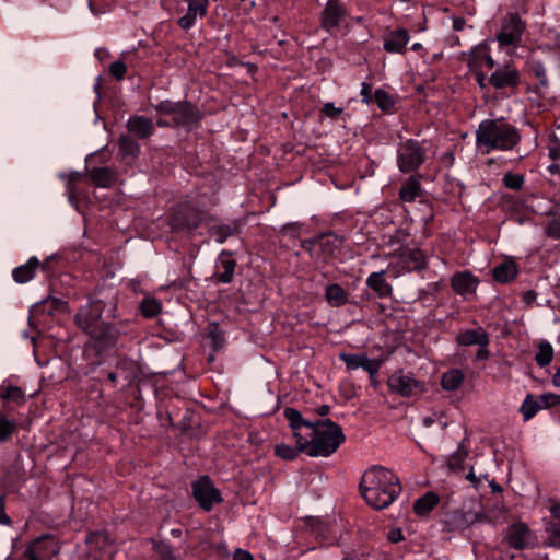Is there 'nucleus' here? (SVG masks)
Listing matches in <instances>:
<instances>
[{
    "label": "nucleus",
    "instance_id": "f257e3e1",
    "mask_svg": "<svg viewBox=\"0 0 560 560\" xmlns=\"http://www.w3.org/2000/svg\"><path fill=\"white\" fill-rule=\"evenodd\" d=\"M360 489L365 502L376 510L389 506L401 492L398 477L382 466H374L363 474Z\"/></svg>",
    "mask_w": 560,
    "mask_h": 560
},
{
    "label": "nucleus",
    "instance_id": "f03ea898",
    "mask_svg": "<svg viewBox=\"0 0 560 560\" xmlns=\"http://www.w3.org/2000/svg\"><path fill=\"white\" fill-rule=\"evenodd\" d=\"M521 132L503 118L483 119L476 130V147L482 154L511 151L521 142Z\"/></svg>",
    "mask_w": 560,
    "mask_h": 560
},
{
    "label": "nucleus",
    "instance_id": "7ed1b4c3",
    "mask_svg": "<svg viewBox=\"0 0 560 560\" xmlns=\"http://www.w3.org/2000/svg\"><path fill=\"white\" fill-rule=\"evenodd\" d=\"M301 445L311 457H328L345 442L340 425L330 419L317 420L306 433Z\"/></svg>",
    "mask_w": 560,
    "mask_h": 560
},
{
    "label": "nucleus",
    "instance_id": "20e7f679",
    "mask_svg": "<svg viewBox=\"0 0 560 560\" xmlns=\"http://www.w3.org/2000/svg\"><path fill=\"white\" fill-rule=\"evenodd\" d=\"M156 112L170 117L172 127L192 128L200 120L197 108L188 102L162 101L154 105Z\"/></svg>",
    "mask_w": 560,
    "mask_h": 560
},
{
    "label": "nucleus",
    "instance_id": "39448f33",
    "mask_svg": "<svg viewBox=\"0 0 560 560\" xmlns=\"http://www.w3.org/2000/svg\"><path fill=\"white\" fill-rule=\"evenodd\" d=\"M202 220V212L190 201H184L174 207L168 224L174 232L188 234L197 229Z\"/></svg>",
    "mask_w": 560,
    "mask_h": 560
},
{
    "label": "nucleus",
    "instance_id": "423d86ee",
    "mask_svg": "<svg viewBox=\"0 0 560 560\" xmlns=\"http://www.w3.org/2000/svg\"><path fill=\"white\" fill-rule=\"evenodd\" d=\"M425 151L421 144L413 139L401 142L397 150V166L402 173H410L418 170L424 162Z\"/></svg>",
    "mask_w": 560,
    "mask_h": 560
},
{
    "label": "nucleus",
    "instance_id": "0eeeda50",
    "mask_svg": "<svg viewBox=\"0 0 560 560\" xmlns=\"http://www.w3.org/2000/svg\"><path fill=\"white\" fill-rule=\"evenodd\" d=\"M392 393L401 397H412L423 393L424 385L412 373L398 370L387 380Z\"/></svg>",
    "mask_w": 560,
    "mask_h": 560
},
{
    "label": "nucleus",
    "instance_id": "6e6552de",
    "mask_svg": "<svg viewBox=\"0 0 560 560\" xmlns=\"http://www.w3.org/2000/svg\"><path fill=\"white\" fill-rule=\"evenodd\" d=\"M192 495L199 506L206 512L222 502L221 492L208 476H202L192 483Z\"/></svg>",
    "mask_w": 560,
    "mask_h": 560
},
{
    "label": "nucleus",
    "instance_id": "1a4fd4ad",
    "mask_svg": "<svg viewBox=\"0 0 560 560\" xmlns=\"http://www.w3.org/2000/svg\"><path fill=\"white\" fill-rule=\"evenodd\" d=\"M526 23L516 13H510L502 22V28L497 35L500 47H517L522 40Z\"/></svg>",
    "mask_w": 560,
    "mask_h": 560
},
{
    "label": "nucleus",
    "instance_id": "9d476101",
    "mask_svg": "<svg viewBox=\"0 0 560 560\" xmlns=\"http://www.w3.org/2000/svg\"><path fill=\"white\" fill-rule=\"evenodd\" d=\"M59 552V546L50 535L31 541L22 553L23 560H50Z\"/></svg>",
    "mask_w": 560,
    "mask_h": 560
},
{
    "label": "nucleus",
    "instance_id": "9b49d317",
    "mask_svg": "<svg viewBox=\"0 0 560 560\" xmlns=\"http://www.w3.org/2000/svg\"><path fill=\"white\" fill-rule=\"evenodd\" d=\"M504 540L511 548L522 550L534 547L537 538L525 523L518 522L508 527Z\"/></svg>",
    "mask_w": 560,
    "mask_h": 560
},
{
    "label": "nucleus",
    "instance_id": "f8f14e48",
    "mask_svg": "<svg viewBox=\"0 0 560 560\" xmlns=\"http://www.w3.org/2000/svg\"><path fill=\"white\" fill-rule=\"evenodd\" d=\"M102 313V303L100 301H90L81 306L74 319L78 327L89 335L96 326L101 325Z\"/></svg>",
    "mask_w": 560,
    "mask_h": 560
},
{
    "label": "nucleus",
    "instance_id": "ddd939ff",
    "mask_svg": "<svg viewBox=\"0 0 560 560\" xmlns=\"http://www.w3.org/2000/svg\"><path fill=\"white\" fill-rule=\"evenodd\" d=\"M489 84L497 90L515 89L521 83L520 71L510 63L498 67L488 79Z\"/></svg>",
    "mask_w": 560,
    "mask_h": 560
},
{
    "label": "nucleus",
    "instance_id": "4468645a",
    "mask_svg": "<svg viewBox=\"0 0 560 560\" xmlns=\"http://www.w3.org/2000/svg\"><path fill=\"white\" fill-rule=\"evenodd\" d=\"M479 504L474 503L469 509H458L448 515V524L455 529H465L485 520Z\"/></svg>",
    "mask_w": 560,
    "mask_h": 560
},
{
    "label": "nucleus",
    "instance_id": "2eb2a0df",
    "mask_svg": "<svg viewBox=\"0 0 560 560\" xmlns=\"http://www.w3.org/2000/svg\"><path fill=\"white\" fill-rule=\"evenodd\" d=\"M346 15L347 10L339 0H328L320 13V25L328 33H334L340 27Z\"/></svg>",
    "mask_w": 560,
    "mask_h": 560
},
{
    "label": "nucleus",
    "instance_id": "dca6fc26",
    "mask_svg": "<svg viewBox=\"0 0 560 560\" xmlns=\"http://www.w3.org/2000/svg\"><path fill=\"white\" fill-rule=\"evenodd\" d=\"M120 334L121 331L117 326L102 322L89 336L94 340L97 348L107 349L116 345Z\"/></svg>",
    "mask_w": 560,
    "mask_h": 560
},
{
    "label": "nucleus",
    "instance_id": "f3484780",
    "mask_svg": "<svg viewBox=\"0 0 560 560\" xmlns=\"http://www.w3.org/2000/svg\"><path fill=\"white\" fill-rule=\"evenodd\" d=\"M209 0H187V12L178 19L177 24L184 31H188L197 22V19H202L207 15Z\"/></svg>",
    "mask_w": 560,
    "mask_h": 560
},
{
    "label": "nucleus",
    "instance_id": "a211bd4d",
    "mask_svg": "<svg viewBox=\"0 0 560 560\" xmlns=\"http://www.w3.org/2000/svg\"><path fill=\"white\" fill-rule=\"evenodd\" d=\"M479 284V279L468 270L455 272L451 278L453 291L462 296L474 294Z\"/></svg>",
    "mask_w": 560,
    "mask_h": 560
},
{
    "label": "nucleus",
    "instance_id": "6ab92c4d",
    "mask_svg": "<svg viewBox=\"0 0 560 560\" xmlns=\"http://www.w3.org/2000/svg\"><path fill=\"white\" fill-rule=\"evenodd\" d=\"M284 417L289 421V425L293 432L295 441H303L306 433L311 431V427L314 424L313 421L305 420L301 412L294 408H285Z\"/></svg>",
    "mask_w": 560,
    "mask_h": 560
},
{
    "label": "nucleus",
    "instance_id": "aec40b11",
    "mask_svg": "<svg viewBox=\"0 0 560 560\" xmlns=\"http://www.w3.org/2000/svg\"><path fill=\"white\" fill-rule=\"evenodd\" d=\"M231 253L222 250L215 264V273L213 278L218 283H231L233 281L236 261L232 259Z\"/></svg>",
    "mask_w": 560,
    "mask_h": 560
},
{
    "label": "nucleus",
    "instance_id": "412c9836",
    "mask_svg": "<svg viewBox=\"0 0 560 560\" xmlns=\"http://www.w3.org/2000/svg\"><path fill=\"white\" fill-rule=\"evenodd\" d=\"M456 342L459 346H489L490 337L480 326L474 329L462 330L456 335Z\"/></svg>",
    "mask_w": 560,
    "mask_h": 560
},
{
    "label": "nucleus",
    "instance_id": "4be33fe9",
    "mask_svg": "<svg viewBox=\"0 0 560 560\" xmlns=\"http://www.w3.org/2000/svg\"><path fill=\"white\" fill-rule=\"evenodd\" d=\"M399 264L405 271L420 270L427 266V257L419 248H409L401 253Z\"/></svg>",
    "mask_w": 560,
    "mask_h": 560
},
{
    "label": "nucleus",
    "instance_id": "5701e85b",
    "mask_svg": "<svg viewBox=\"0 0 560 560\" xmlns=\"http://www.w3.org/2000/svg\"><path fill=\"white\" fill-rule=\"evenodd\" d=\"M409 38V34L405 28L392 31L384 38V49L388 52L401 54L404 52Z\"/></svg>",
    "mask_w": 560,
    "mask_h": 560
},
{
    "label": "nucleus",
    "instance_id": "b1692460",
    "mask_svg": "<svg viewBox=\"0 0 560 560\" xmlns=\"http://www.w3.org/2000/svg\"><path fill=\"white\" fill-rule=\"evenodd\" d=\"M90 176L92 182L102 188H110L118 180V174L115 170L103 166V167H94L90 171Z\"/></svg>",
    "mask_w": 560,
    "mask_h": 560
},
{
    "label": "nucleus",
    "instance_id": "393cba45",
    "mask_svg": "<svg viewBox=\"0 0 560 560\" xmlns=\"http://www.w3.org/2000/svg\"><path fill=\"white\" fill-rule=\"evenodd\" d=\"M39 260L37 257L33 256L25 264L14 268L12 271V277L15 282L24 284L35 277L36 270L39 268Z\"/></svg>",
    "mask_w": 560,
    "mask_h": 560
},
{
    "label": "nucleus",
    "instance_id": "a878e982",
    "mask_svg": "<svg viewBox=\"0 0 560 560\" xmlns=\"http://www.w3.org/2000/svg\"><path fill=\"white\" fill-rule=\"evenodd\" d=\"M128 130L139 138H148L154 131V124L151 119L143 116L130 117L127 122Z\"/></svg>",
    "mask_w": 560,
    "mask_h": 560
},
{
    "label": "nucleus",
    "instance_id": "bb28decb",
    "mask_svg": "<svg viewBox=\"0 0 560 560\" xmlns=\"http://www.w3.org/2000/svg\"><path fill=\"white\" fill-rule=\"evenodd\" d=\"M385 271L372 272L368 279L366 284L371 288L378 298H387L392 294V285L384 278Z\"/></svg>",
    "mask_w": 560,
    "mask_h": 560
},
{
    "label": "nucleus",
    "instance_id": "cd10ccee",
    "mask_svg": "<svg viewBox=\"0 0 560 560\" xmlns=\"http://www.w3.org/2000/svg\"><path fill=\"white\" fill-rule=\"evenodd\" d=\"M240 223L234 220L229 223H221L210 228L209 233L215 240L217 243H224L230 236L238 233Z\"/></svg>",
    "mask_w": 560,
    "mask_h": 560
},
{
    "label": "nucleus",
    "instance_id": "c85d7f7f",
    "mask_svg": "<svg viewBox=\"0 0 560 560\" xmlns=\"http://www.w3.org/2000/svg\"><path fill=\"white\" fill-rule=\"evenodd\" d=\"M140 153V145L129 136L119 138V154L125 164H131Z\"/></svg>",
    "mask_w": 560,
    "mask_h": 560
},
{
    "label": "nucleus",
    "instance_id": "c756f323",
    "mask_svg": "<svg viewBox=\"0 0 560 560\" xmlns=\"http://www.w3.org/2000/svg\"><path fill=\"white\" fill-rule=\"evenodd\" d=\"M325 298L328 304L332 307H340L349 301L348 293L337 283L327 285L325 290Z\"/></svg>",
    "mask_w": 560,
    "mask_h": 560
},
{
    "label": "nucleus",
    "instance_id": "7c9ffc66",
    "mask_svg": "<svg viewBox=\"0 0 560 560\" xmlns=\"http://www.w3.org/2000/svg\"><path fill=\"white\" fill-rule=\"evenodd\" d=\"M492 273L495 281L506 283L515 278L517 275V267L514 261L504 260L493 269Z\"/></svg>",
    "mask_w": 560,
    "mask_h": 560
},
{
    "label": "nucleus",
    "instance_id": "2f4dec72",
    "mask_svg": "<svg viewBox=\"0 0 560 560\" xmlns=\"http://www.w3.org/2000/svg\"><path fill=\"white\" fill-rule=\"evenodd\" d=\"M440 499L434 492H427L413 504V511L419 516L429 514L439 503Z\"/></svg>",
    "mask_w": 560,
    "mask_h": 560
},
{
    "label": "nucleus",
    "instance_id": "473e14b6",
    "mask_svg": "<svg viewBox=\"0 0 560 560\" xmlns=\"http://www.w3.org/2000/svg\"><path fill=\"white\" fill-rule=\"evenodd\" d=\"M464 382V373L459 369H451L443 373L441 386L444 390L453 392L460 387Z\"/></svg>",
    "mask_w": 560,
    "mask_h": 560
},
{
    "label": "nucleus",
    "instance_id": "72a5a7b5",
    "mask_svg": "<svg viewBox=\"0 0 560 560\" xmlns=\"http://www.w3.org/2000/svg\"><path fill=\"white\" fill-rule=\"evenodd\" d=\"M421 194L420 182L415 177H409L401 186L399 190V198L404 202H412Z\"/></svg>",
    "mask_w": 560,
    "mask_h": 560
},
{
    "label": "nucleus",
    "instance_id": "f704fd0d",
    "mask_svg": "<svg viewBox=\"0 0 560 560\" xmlns=\"http://www.w3.org/2000/svg\"><path fill=\"white\" fill-rule=\"evenodd\" d=\"M541 409L542 405L540 398H536L534 395L528 394L521 405L520 412L523 415L524 420L528 421Z\"/></svg>",
    "mask_w": 560,
    "mask_h": 560
},
{
    "label": "nucleus",
    "instance_id": "c9c22d12",
    "mask_svg": "<svg viewBox=\"0 0 560 560\" xmlns=\"http://www.w3.org/2000/svg\"><path fill=\"white\" fill-rule=\"evenodd\" d=\"M487 45L480 44L474 47L468 56V68L470 71H478L485 68L483 55H486Z\"/></svg>",
    "mask_w": 560,
    "mask_h": 560
},
{
    "label": "nucleus",
    "instance_id": "e433bc0d",
    "mask_svg": "<svg viewBox=\"0 0 560 560\" xmlns=\"http://www.w3.org/2000/svg\"><path fill=\"white\" fill-rule=\"evenodd\" d=\"M301 441H295V446H290L288 444L281 443L275 446V453L277 456L292 460L298 457L300 453H305V450H302Z\"/></svg>",
    "mask_w": 560,
    "mask_h": 560
},
{
    "label": "nucleus",
    "instance_id": "4c0bfd02",
    "mask_svg": "<svg viewBox=\"0 0 560 560\" xmlns=\"http://www.w3.org/2000/svg\"><path fill=\"white\" fill-rule=\"evenodd\" d=\"M339 359L346 364V368L350 371L357 370L359 368H364L370 362V358L366 354H349V353H340Z\"/></svg>",
    "mask_w": 560,
    "mask_h": 560
},
{
    "label": "nucleus",
    "instance_id": "58836bf2",
    "mask_svg": "<svg viewBox=\"0 0 560 560\" xmlns=\"http://www.w3.org/2000/svg\"><path fill=\"white\" fill-rule=\"evenodd\" d=\"M0 398L4 400H12L19 405L25 402V394L24 392L13 385H1L0 386Z\"/></svg>",
    "mask_w": 560,
    "mask_h": 560
},
{
    "label": "nucleus",
    "instance_id": "ea45409f",
    "mask_svg": "<svg viewBox=\"0 0 560 560\" xmlns=\"http://www.w3.org/2000/svg\"><path fill=\"white\" fill-rule=\"evenodd\" d=\"M208 338L210 339L211 348L218 351L224 347L225 338L224 331L217 323H211L208 328Z\"/></svg>",
    "mask_w": 560,
    "mask_h": 560
},
{
    "label": "nucleus",
    "instance_id": "a19ab883",
    "mask_svg": "<svg viewBox=\"0 0 560 560\" xmlns=\"http://www.w3.org/2000/svg\"><path fill=\"white\" fill-rule=\"evenodd\" d=\"M153 557L155 560H180L172 547L165 541H158L153 545Z\"/></svg>",
    "mask_w": 560,
    "mask_h": 560
},
{
    "label": "nucleus",
    "instance_id": "79ce46f5",
    "mask_svg": "<svg viewBox=\"0 0 560 560\" xmlns=\"http://www.w3.org/2000/svg\"><path fill=\"white\" fill-rule=\"evenodd\" d=\"M553 358V348L550 342L541 341L535 355L536 363L544 368L548 365Z\"/></svg>",
    "mask_w": 560,
    "mask_h": 560
},
{
    "label": "nucleus",
    "instance_id": "37998d69",
    "mask_svg": "<svg viewBox=\"0 0 560 560\" xmlns=\"http://www.w3.org/2000/svg\"><path fill=\"white\" fill-rule=\"evenodd\" d=\"M66 306V302L59 298L47 296L45 300L37 303L34 308H43L48 315H52L56 311H60Z\"/></svg>",
    "mask_w": 560,
    "mask_h": 560
},
{
    "label": "nucleus",
    "instance_id": "c03bdc74",
    "mask_svg": "<svg viewBox=\"0 0 560 560\" xmlns=\"http://www.w3.org/2000/svg\"><path fill=\"white\" fill-rule=\"evenodd\" d=\"M373 98L378 108L383 112H392L395 107V101L393 96L382 89H377L375 91Z\"/></svg>",
    "mask_w": 560,
    "mask_h": 560
},
{
    "label": "nucleus",
    "instance_id": "a18cd8bd",
    "mask_svg": "<svg viewBox=\"0 0 560 560\" xmlns=\"http://www.w3.org/2000/svg\"><path fill=\"white\" fill-rule=\"evenodd\" d=\"M141 313L147 318H152L161 312V303L154 298H145L141 302Z\"/></svg>",
    "mask_w": 560,
    "mask_h": 560
},
{
    "label": "nucleus",
    "instance_id": "49530a36",
    "mask_svg": "<svg viewBox=\"0 0 560 560\" xmlns=\"http://www.w3.org/2000/svg\"><path fill=\"white\" fill-rule=\"evenodd\" d=\"M338 238L334 234H322L311 240L310 243L314 246H318L324 250L331 252L330 248L337 246Z\"/></svg>",
    "mask_w": 560,
    "mask_h": 560
},
{
    "label": "nucleus",
    "instance_id": "de8ad7c7",
    "mask_svg": "<svg viewBox=\"0 0 560 560\" xmlns=\"http://www.w3.org/2000/svg\"><path fill=\"white\" fill-rule=\"evenodd\" d=\"M16 423L0 415V443L5 442L15 431Z\"/></svg>",
    "mask_w": 560,
    "mask_h": 560
},
{
    "label": "nucleus",
    "instance_id": "09e8293b",
    "mask_svg": "<svg viewBox=\"0 0 560 560\" xmlns=\"http://www.w3.org/2000/svg\"><path fill=\"white\" fill-rule=\"evenodd\" d=\"M548 545L551 547L560 548V523L550 522L547 525Z\"/></svg>",
    "mask_w": 560,
    "mask_h": 560
},
{
    "label": "nucleus",
    "instance_id": "8fccbe9b",
    "mask_svg": "<svg viewBox=\"0 0 560 560\" xmlns=\"http://www.w3.org/2000/svg\"><path fill=\"white\" fill-rule=\"evenodd\" d=\"M503 183L505 187L518 190L524 184V177L518 174L508 173L503 177Z\"/></svg>",
    "mask_w": 560,
    "mask_h": 560
},
{
    "label": "nucleus",
    "instance_id": "3c124183",
    "mask_svg": "<svg viewBox=\"0 0 560 560\" xmlns=\"http://www.w3.org/2000/svg\"><path fill=\"white\" fill-rule=\"evenodd\" d=\"M542 408L560 406V395L553 393H544L539 396Z\"/></svg>",
    "mask_w": 560,
    "mask_h": 560
},
{
    "label": "nucleus",
    "instance_id": "603ef678",
    "mask_svg": "<svg viewBox=\"0 0 560 560\" xmlns=\"http://www.w3.org/2000/svg\"><path fill=\"white\" fill-rule=\"evenodd\" d=\"M323 113L326 117L330 118L331 120H337L338 117L343 113L342 107H336L334 103H325L323 105Z\"/></svg>",
    "mask_w": 560,
    "mask_h": 560
},
{
    "label": "nucleus",
    "instance_id": "864d4df0",
    "mask_svg": "<svg viewBox=\"0 0 560 560\" xmlns=\"http://www.w3.org/2000/svg\"><path fill=\"white\" fill-rule=\"evenodd\" d=\"M546 233L549 237L559 240L560 238V215L555 217L546 228Z\"/></svg>",
    "mask_w": 560,
    "mask_h": 560
},
{
    "label": "nucleus",
    "instance_id": "5fc2aeb1",
    "mask_svg": "<svg viewBox=\"0 0 560 560\" xmlns=\"http://www.w3.org/2000/svg\"><path fill=\"white\" fill-rule=\"evenodd\" d=\"M109 72L117 80H121L127 72V67L122 61L116 60L110 65Z\"/></svg>",
    "mask_w": 560,
    "mask_h": 560
},
{
    "label": "nucleus",
    "instance_id": "6e6d98bb",
    "mask_svg": "<svg viewBox=\"0 0 560 560\" xmlns=\"http://www.w3.org/2000/svg\"><path fill=\"white\" fill-rule=\"evenodd\" d=\"M364 370L369 373V376H370L372 385L375 386L376 383H377L376 382V375H377L378 370H380V363H377L376 361L370 360V362L366 364Z\"/></svg>",
    "mask_w": 560,
    "mask_h": 560
},
{
    "label": "nucleus",
    "instance_id": "4d7b16f0",
    "mask_svg": "<svg viewBox=\"0 0 560 560\" xmlns=\"http://www.w3.org/2000/svg\"><path fill=\"white\" fill-rule=\"evenodd\" d=\"M470 72L474 74L479 88L486 89L487 85L489 84V81H488L489 78H487L486 73L482 70L470 71Z\"/></svg>",
    "mask_w": 560,
    "mask_h": 560
},
{
    "label": "nucleus",
    "instance_id": "13d9d810",
    "mask_svg": "<svg viewBox=\"0 0 560 560\" xmlns=\"http://www.w3.org/2000/svg\"><path fill=\"white\" fill-rule=\"evenodd\" d=\"M550 156H551L553 160H556V161H559V162H560V144H559L557 148H555V149H552V150L550 151ZM549 170H550V172H551V173H556V172H557V173H560V166H559L558 164L550 165V166H549Z\"/></svg>",
    "mask_w": 560,
    "mask_h": 560
},
{
    "label": "nucleus",
    "instance_id": "bf43d9fd",
    "mask_svg": "<svg viewBox=\"0 0 560 560\" xmlns=\"http://www.w3.org/2000/svg\"><path fill=\"white\" fill-rule=\"evenodd\" d=\"M371 93H372V85L366 82H363L361 84L362 102L370 103L372 101Z\"/></svg>",
    "mask_w": 560,
    "mask_h": 560
},
{
    "label": "nucleus",
    "instance_id": "052dcab7",
    "mask_svg": "<svg viewBox=\"0 0 560 560\" xmlns=\"http://www.w3.org/2000/svg\"><path fill=\"white\" fill-rule=\"evenodd\" d=\"M387 537L392 542H399L404 539V534L400 528H394L388 532Z\"/></svg>",
    "mask_w": 560,
    "mask_h": 560
},
{
    "label": "nucleus",
    "instance_id": "680f3d73",
    "mask_svg": "<svg viewBox=\"0 0 560 560\" xmlns=\"http://www.w3.org/2000/svg\"><path fill=\"white\" fill-rule=\"evenodd\" d=\"M479 349L476 353V359L480 361L488 360L490 357V351L488 349V346H478Z\"/></svg>",
    "mask_w": 560,
    "mask_h": 560
},
{
    "label": "nucleus",
    "instance_id": "e2e57ef3",
    "mask_svg": "<svg viewBox=\"0 0 560 560\" xmlns=\"http://www.w3.org/2000/svg\"><path fill=\"white\" fill-rule=\"evenodd\" d=\"M233 560H254V558L248 551L237 549L233 555Z\"/></svg>",
    "mask_w": 560,
    "mask_h": 560
},
{
    "label": "nucleus",
    "instance_id": "0e129e2a",
    "mask_svg": "<svg viewBox=\"0 0 560 560\" xmlns=\"http://www.w3.org/2000/svg\"><path fill=\"white\" fill-rule=\"evenodd\" d=\"M4 511V500L0 497V524L9 525L11 524L10 517L3 513Z\"/></svg>",
    "mask_w": 560,
    "mask_h": 560
},
{
    "label": "nucleus",
    "instance_id": "69168bd1",
    "mask_svg": "<svg viewBox=\"0 0 560 560\" xmlns=\"http://www.w3.org/2000/svg\"><path fill=\"white\" fill-rule=\"evenodd\" d=\"M483 61H485V67L488 68V69H493L494 66H495V61L491 57L490 50H489L488 46H487V49H486V55H483Z\"/></svg>",
    "mask_w": 560,
    "mask_h": 560
},
{
    "label": "nucleus",
    "instance_id": "338daca9",
    "mask_svg": "<svg viewBox=\"0 0 560 560\" xmlns=\"http://www.w3.org/2000/svg\"><path fill=\"white\" fill-rule=\"evenodd\" d=\"M549 511L555 518H560V501H552Z\"/></svg>",
    "mask_w": 560,
    "mask_h": 560
},
{
    "label": "nucleus",
    "instance_id": "774afa93",
    "mask_svg": "<svg viewBox=\"0 0 560 560\" xmlns=\"http://www.w3.org/2000/svg\"><path fill=\"white\" fill-rule=\"evenodd\" d=\"M465 24L466 23H465V20L463 18H459V16H454L453 18V30L454 31L459 32V31L464 30Z\"/></svg>",
    "mask_w": 560,
    "mask_h": 560
}]
</instances>
